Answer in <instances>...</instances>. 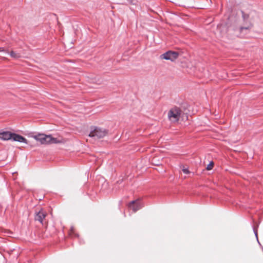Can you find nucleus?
<instances>
[{
  "instance_id": "nucleus-3",
  "label": "nucleus",
  "mask_w": 263,
  "mask_h": 263,
  "mask_svg": "<svg viewBox=\"0 0 263 263\" xmlns=\"http://www.w3.org/2000/svg\"><path fill=\"white\" fill-rule=\"evenodd\" d=\"M107 133L106 130L96 127L90 132L89 136L99 139L105 136Z\"/></svg>"
},
{
  "instance_id": "nucleus-9",
  "label": "nucleus",
  "mask_w": 263,
  "mask_h": 263,
  "mask_svg": "<svg viewBox=\"0 0 263 263\" xmlns=\"http://www.w3.org/2000/svg\"><path fill=\"white\" fill-rule=\"evenodd\" d=\"M3 51H4L6 53L9 54L13 58L18 59L21 57V55L19 53L15 52L13 51H11L10 52H9V51L8 50H3Z\"/></svg>"
},
{
  "instance_id": "nucleus-6",
  "label": "nucleus",
  "mask_w": 263,
  "mask_h": 263,
  "mask_svg": "<svg viewBox=\"0 0 263 263\" xmlns=\"http://www.w3.org/2000/svg\"><path fill=\"white\" fill-rule=\"evenodd\" d=\"M142 206L143 205L139 200H133L129 204V207L135 212L141 209Z\"/></svg>"
},
{
  "instance_id": "nucleus-12",
  "label": "nucleus",
  "mask_w": 263,
  "mask_h": 263,
  "mask_svg": "<svg viewBox=\"0 0 263 263\" xmlns=\"http://www.w3.org/2000/svg\"><path fill=\"white\" fill-rule=\"evenodd\" d=\"M182 172H183L184 174H189V173H190V171H189V170H188V168H184V167H183V168H182Z\"/></svg>"
},
{
  "instance_id": "nucleus-11",
  "label": "nucleus",
  "mask_w": 263,
  "mask_h": 263,
  "mask_svg": "<svg viewBox=\"0 0 263 263\" xmlns=\"http://www.w3.org/2000/svg\"><path fill=\"white\" fill-rule=\"evenodd\" d=\"M214 166V162L213 161H211L210 163L206 167L207 170H211L212 169L213 167Z\"/></svg>"
},
{
  "instance_id": "nucleus-8",
  "label": "nucleus",
  "mask_w": 263,
  "mask_h": 263,
  "mask_svg": "<svg viewBox=\"0 0 263 263\" xmlns=\"http://www.w3.org/2000/svg\"><path fill=\"white\" fill-rule=\"evenodd\" d=\"M12 133L9 131L0 132V139L3 140H11Z\"/></svg>"
},
{
  "instance_id": "nucleus-7",
  "label": "nucleus",
  "mask_w": 263,
  "mask_h": 263,
  "mask_svg": "<svg viewBox=\"0 0 263 263\" xmlns=\"http://www.w3.org/2000/svg\"><path fill=\"white\" fill-rule=\"evenodd\" d=\"M11 140L14 141L27 144V140L25 137L15 133L12 134Z\"/></svg>"
},
{
  "instance_id": "nucleus-10",
  "label": "nucleus",
  "mask_w": 263,
  "mask_h": 263,
  "mask_svg": "<svg viewBox=\"0 0 263 263\" xmlns=\"http://www.w3.org/2000/svg\"><path fill=\"white\" fill-rule=\"evenodd\" d=\"M250 28H251V26L241 27L240 28L239 30L241 33L243 32V31H245L247 32L248 31V30H249V29Z\"/></svg>"
},
{
  "instance_id": "nucleus-2",
  "label": "nucleus",
  "mask_w": 263,
  "mask_h": 263,
  "mask_svg": "<svg viewBox=\"0 0 263 263\" xmlns=\"http://www.w3.org/2000/svg\"><path fill=\"white\" fill-rule=\"evenodd\" d=\"M181 114V109L179 107H174L168 111L167 114L168 118L172 122H177L180 119Z\"/></svg>"
},
{
  "instance_id": "nucleus-1",
  "label": "nucleus",
  "mask_w": 263,
  "mask_h": 263,
  "mask_svg": "<svg viewBox=\"0 0 263 263\" xmlns=\"http://www.w3.org/2000/svg\"><path fill=\"white\" fill-rule=\"evenodd\" d=\"M34 139L39 141L41 144L57 143L58 142L57 139L53 138L51 135L45 134H39L34 136Z\"/></svg>"
},
{
  "instance_id": "nucleus-13",
  "label": "nucleus",
  "mask_w": 263,
  "mask_h": 263,
  "mask_svg": "<svg viewBox=\"0 0 263 263\" xmlns=\"http://www.w3.org/2000/svg\"><path fill=\"white\" fill-rule=\"evenodd\" d=\"M253 231H254V234L256 236V238L257 241H258V236H257V230L254 227L253 228Z\"/></svg>"
},
{
  "instance_id": "nucleus-5",
  "label": "nucleus",
  "mask_w": 263,
  "mask_h": 263,
  "mask_svg": "<svg viewBox=\"0 0 263 263\" xmlns=\"http://www.w3.org/2000/svg\"><path fill=\"white\" fill-rule=\"evenodd\" d=\"M46 216V212L42 209L39 211H35L34 215V220L35 221H38L41 223L43 224V220L45 219Z\"/></svg>"
},
{
  "instance_id": "nucleus-4",
  "label": "nucleus",
  "mask_w": 263,
  "mask_h": 263,
  "mask_svg": "<svg viewBox=\"0 0 263 263\" xmlns=\"http://www.w3.org/2000/svg\"><path fill=\"white\" fill-rule=\"evenodd\" d=\"M178 52L169 50L161 54L160 57L162 59L174 61L178 58Z\"/></svg>"
}]
</instances>
